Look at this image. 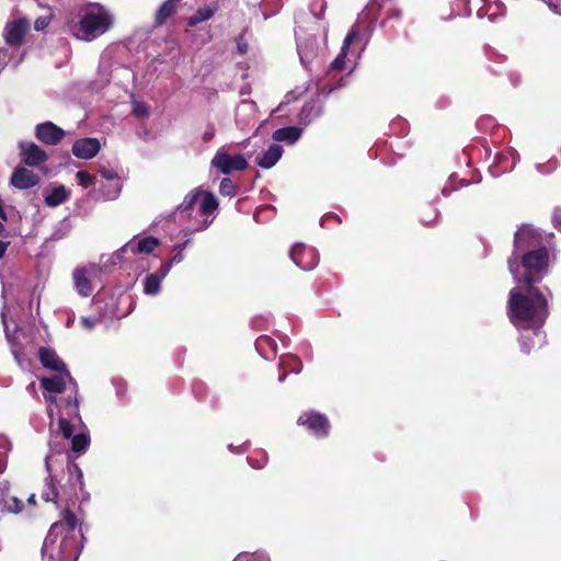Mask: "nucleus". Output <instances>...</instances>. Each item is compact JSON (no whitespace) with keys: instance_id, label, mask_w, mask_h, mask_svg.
Returning a JSON list of instances; mask_svg holds the SVG:
<instances>
[{"instance_id":"f257e3e1","label":"nucleus","mask_w":561,"mask_h":561,"mask_svg":"<svg viewBox=\"0 0 561 561\" xmlns=\"http://www.w3.org/2000/svg\"><path fill=\"white\" fill-rule=\"evenodd\" d=\"M81 522L68 505L60 512V519L49 528L42 556L46 561H77L83 548Z\"/></svg>"},{"instance_id":"f03ea898","label":"nucleus","mask_w":561,"mask_h":561,"mask_svg":"<svg viewBox=\"0 0 561 561\" xmlns=\"http://www.w3.org/2000/svg\"><path fill=\"white\" fill-rule=\"evenodd\" d=\"M512 289L507 302V317L517 329L538 330L549 316V287L518 285Z\"/></svg>"},{"instance_id":"7ed1b4c3","label":"nucleus","mask_w":561,"mask_h":561,"mask_svg":"<svg viewBox=\"0 0 561 561\" xmlns=\"http://www.w3.org/2000/svg\"><path fill=\"white\" fill-rule=\"evenodd\" d=\"M54 456H47L45 459V467L48 477L45 479V484L41 492V497L44 502L54 503L58 507L62 502L68 503L77 497V490L83 485V474L79 466L66 457V467L62 469L61 474L53 473L51 461Z\"/></svg>"},{"instance_id":"20e7f679","label":"nucleus","mask_w":561,"mask_h":561,"mask_svg":"<svg viewBox=\"0 0 561 561\" xmlns=\"http://www.w3.org/2000/svg\"><path fill=\"white\" fill-rule=\"evenodd\" d=\"M39 383L48 393L44 394L45 400L50 403H56V394L64 393L68 385L72 386L71 394L64 400V410L68 417H79L78 383L70 373L69 376L57 373L53 377H42Z\"/></svg>"},{"instance_id":"39448f33","label":"nucleus","mask_w":561,"mask_h":561,"mask_svg":"<svg viewBox=\"0 0 561 561\" xmlns=\"http://www.w3.org/2000/svg\"><path fill=\"white\" fill-rule=\"evenodd\" d=\"M524 268L523 275L517 279L518 285L538 286L549 270V250L547 247L528 251L518 256Z\"/></svg>"},{"instance_id":"423d86ee","label":"nucleus","mask_w":561,"mask_h":561,"mask_svg":"<svg viewBox=\"0 0 561 561\" xmlns=\"http://www.w3.org/2000/svg\"><path fill=\"white\" fill-rule=\"evenodd\" d=\"M113 24L112 16L99 3H88L79 22L81 39L92 41L107 32Z\"/></svg>"},{"instance_id":"0eeeda50","label":"nucleus","mask_w":561,"mask_h":561,"mask_svg":"<svg viewBox=\"0 0 561 561\" xmlns=\"http://www.w3.org/2000/svg\"><path fill=\"white\" fill-rule=\"evenodd\" d=\"M546 247L543 244L542 236L530 225H522L514 234V249L512 257L507 260L510 271L515 273L518 267V256L528 251H535L539 248Z\"/></svg>"},{"instance_id":"6e6552de","label":"nucleus","mask_w":561,"mask_h":561,"mask_svg":"<svg viewBox=\"0 0 561 561\" xmlns=\"http://www.w3.org/2000/svg\"><path fill=\"white\" fill-rule=\"evenodd\" d=\"M297 424L304 426L317 438H327L331 430L328 416L314 410L302 412L297 419Z\"/></svg>"},{"instance_id":"1a4fd4ad","label":"nucleus","mask_w":561,"mask_h":561,"mask_svg":"<svg viewBox=\"0 0 561 561\" xmlns=\"http://www.w3.org/2000/svg\"><path fill=\"white\" fill-rule=\"evenodd\" d=\"M211 165L222 174H230L232 171H243L249 167L242 154L230 156L222 148L215 153Z\"/></svg>"},{"instance_id":"9d476101","label":"nucleus","mask_w":561,"mask_h":561,"mask_svg":"<svg viewBox=\"0 0 561 561\" xmlns=\"http://www.w3.org/2000/svg\"><path fill=\"white\" fill-rule=\"evenodd\" d=\"M30 30V22L25 18L8 22L4 26V41L10 47L22 45L26 33Z\"/></svg>"},{"instance_id":"9b49d317","label":"nucleus","mask_w":561,"mask_h":561,"mask_svg":"<svg viewBox=\"0 0 561 561\" xmlns=\"http://www.w3.org/2000/svg\"><path fill=\"white\" fill-rule=\"evenodd\" d=\"M291 261L301 270L309 271L317 266L318 257L311 248L302 243L295 244L289 252Z\"/></svg>"},{"instance_id":"f8f14e48","label":"nucleus","mask_w":561,"mask_h":561,"mask_svg":"<svg viewBox=\"0 0 561 561\" xmlns=\"http://www.w3.org/2000/svg\"><path fill=\"white\" fill-rule=\"evenodd\" d=\"M35 136L44 145L56 146L64 139L65 130L51 122H45L36 126Z\"/></svg>"},{"instance_id":"ddd939ff","label":"nucleus","mask_w":561,"mask_h":561,"mask_svg":"<svg viewBox=\"0 0 561 561\" xmlns=\"http://www.w3.org/2000/svg\"><path fill=\"white\" fill-rule=\"evenodd\" d=\"M38 359L44 368L55 373H64V375L66 374V376H69V369L67 368V365L57 355L55 350L46 346L39 347Z\"/></svg>"},{"instance_id":"4468645a","label":"nucleus","mask_w":561,"mask_h":561,"mask_svg":"<svg viewBox=\"0 0 561 561\" xmlns=\"http://www.w3.org/2000/svg\"><path fill=\"white\" fill-rule=\"evenodd\" d=\"M101 149L100 141L96 138H81L73 142L72 154L78 159L89 160L94 158Z\"/></svg>"},{"instance_id":"2eb2a0df","label":"nucleus","mask_w":561,"mask_h":561,"mask_svg":"<svg viewBox=\"0 0 561 561\" xmlns=\"http://www.w3.org/2000/svg\"><path fill=\"white\" fill-rule=\"evenodd\" d=\"M21 158L24 164L37 167L48 160L47 153L34 142H21Z\"/></svg>"},{"instance_id":"dca6fc26","label":"nucleus","mask_w":561,"mask_h":561,"mask_svg":"<svg viewBox=\"0 0 561 561\" xmlns=\"http://www.w3.org/2000/svg\"><path fill=\"white\" fill-rule=\"evenodd\" d=\"M0 507L2 512L19 514L23 511L22 500L10 493V484L7 480L0 482Z\"/></svg>"},{"instance_id":"f3484780","label":"nucleus","mask_w":561,"mask_h":561,"mask_svg":"<svg viewBox=\"0 0 561 561\" xmlns=\"http://www.w3.org/2000/svg\"><path fill=\"white\" fill-rule=\"evenodd\" d=\"M39 181V176L33 171L24 167H18L11 175L10 184L19 190H28L36 186Z\"/></svg>"},{"instance_id":"a211bd4d","label":"nucleus","mask_w":561,"mask_h":561,"mask_svg":"<svg viewBox=\"0 0 561 561\" xmlns=\"http://www.w3.org/2000/svg\"><path fill=\"white\" fill-rule=\"evenodd\" d=\"M159 244L160 242L156 237L148 236L139 240L136 245L127 243L122 248V251H126L127 249H129L133 254H150Z\"/></svg>"},{"instance_id":"6ab92c4d","label":"nucleus","mask_w":561,"mask_h":561,"mask_svg":"<svg viewBox=\"0 0 561 561\" xmlns=\"http://www.w3.org/2000/svg\"><path fill=\"white\" fill-rule=\"evenodd\" d=\"M283 149L279 145H272L261 157H257V164L263 169H270L280 159Z\"/></svg>"},{"instance_id":"aec40b11","label":"nucleus","mask_w":561,"mask_h":561,"mask_svg":"<svg viewBox=\"0 0 561 561\" xmlns=\"http://www.w3.org/2000/svg\"><path fill=\"white\" fill-rule=\"evenodd\" d=\"M73 282H75L77 291L82 297H89L92 294L93 288H92L90 279L88 278L85 268L75 270Z\"/></svg>"},{"instance_id":"412c9836","label":"nucleus","mask_w":561,"mask_h":561,"mask_svg":"<svg viewBox=\"0 0 561 561\" xmlns=\"http://www.w3.org/2000/svg\"><path fill=\"white\" fill-rule=\"evenodd\" d=\"M178 11V4L173 0H165L154 14V26H162L167 20L173 16Z\"/></svg>"},{"instance_id":"4be33fe9","label":"nucleus","mask_w":561,"mask_h":561,"mask_svg":"<svg viewBox=\"0 0 561 561\" xmlns=\"http://www.w3.org/2000/svg\"><path fill=\"white\" fill-rule=\"evenodd\" d=\"M301 128L297 126H287L276 129L273 133V139L276 141H285L288 144L296 142L301 136Z\"/></svg>"},{"instance_id":"5701e85b","label":"nucleus","mask_w":561,"mask_h":561,"mask_svg":"<svg viewBox=\"0 0 561 561\" xmlns=\"http://www.w3.org/2000/svg\"><path fill=\"white\" fill-rule=\"evenodd\" d=\"M69 197L70 191L67 190L64 185H58L45 196V204L49 207H56L68 201Z\"/></svg>"},{"instance_id":"b1692460","label":"nucleus","mask_w":561,"mask_h":561,"mask_svg":"<svg viewBox=\"0 0 561 561\" xmlns=\"http://www.w3.org/2000/svg\"><path fill=\"white\" fill-rule=\"evenodd\" d=\"M218 208V201L210 192H203L201 195V203L198 206V213L202 216L211 215Z\"/></svg>"},{"instance_id":"393cba45","label":"nucleus","mask_w":561,"mask_h":561,"mask_svg":"<svg viewBox=\"0 0 561 561\" xmlns=\"http://www.w3.org/2000/svg\"><path fill=\"white\" fill-rule=\"evenodd\" d=\"M216 9L211 8H201L193 15L187 19V25L191 27L196 26L197 24L207 21L214 16Z\"/></svg>"},{"instance_id":"a878e982","label":"nucleus","mask_w":561,"mask_h":561,"mask_svg":"<svg viewBox=\"0 0 561 561\" xmlns=\"http://www.w3.org/2000/svg\"><path fill=\"white\" fill-rule=\"evenodd\" d=\"M201 195H202V191H194V192L188 193L185 196L183 203L179 206L180 211L190 216L194 206L201 199Z\"/></svg>"},{"instance_id":"bb28decb","label":"nucleus","mask_w":561,"mask_h":561,"mask_svg":"<svg viewBox=\"0 0 561 561\" xmlns=\"http://www.w3.org/2000/svg\"><path fill=\"white\" fill-rule=\"evenodd\" d=\"M90 444L88 434L80 433L71 437V450L77 454L84 453Z\"/></svg>"},{"instance_id":"cd10ccee","label":"nucleus","mask_w":561,"mask_h":561,"mask_svg":"<svg viewBox=\"0 0 561 561\" xmlns=\"http://www.w3.org/2000/svg\"><path fill=\"white\" fill-rule=\"evenodd\" d=\"M161 278L157 274L146 276L144 290L147 295H156L160 290Z\"/></svg>"},{"instance_id":"c85d7f7f","label":"nucleus","mask_w":561,"mask_h":561,"mask_svg":"<svg viewBox=\"0 0 561 561\" xmlns=\"http://www.w3.org/2000/svg\"><path fill=\"white\" fill-rule=\"evenodd\" d=\"M219 193L222 196L232 197L237 194V187L229 178H224L219 185Z\"/></svg>"},{"instance_id":"c756f323","label":"nucleus","mask_w":561,"mask_h":561,"mask_svg":"<svg viewBox=\"0 0 561 561\" xmlns=\"http://www.w3.org/2000/svg\"><path fill=\"white\" fill-rule=\"evenodd\" d=\"M76 178L82 187H89L95 180L94 175L84 170L78 171Z\"/></svg>"},{"instance_id":"7c9ffc66","label":"nucleus","mask_w":561,"mask_h":561,"mask_svg":"<svg viewBox=\"0 0 561 561\" xmlns=\"http://www.w3.org/2000/svg\"><path fill=\"white\" fill-rule=\"evenodd\" d=\"M59 430L65 438H71L73 436V425L67 417L59 419Z\"/></svg>"},{"instance_id":"2f4dec72","label":"nucleus","mask_w":561,"mask_h":561,"mask_svg":"<svg viewBox=\"0 0 561 561\" xmlns=\"http://www.w3.org/2000/svg\"><path fill=\"white\" fill-rule=\"evenodd\" d=\"M518 343L520 351L526 355L530 354V351L535 345L534 337L531 335H520Z\"/></svg>"},{"instance_id":"473e14b6","label":"nucleus","mask_w":561,"mask_h":561,"mask_svg":"<svg viewBox=\"0 0 561 561\" xmlns=\"http://www.w3.org/2000/svg\"><path fill=\"white\" fill-rule=\"evenodd\" d=\"M359 37L358 30L356 27H352L351 31L344 38L342 50L348 49V47Z\"/></svg>"},{"instance_id":"72a5a7b5","label":"nucleus","mask_w":561,"mask_h":561,"mask_svg":"<svg viewBox=\"0 0 561 561\" xmlns=\"http://www.w3.org/2000/svg\"><path fill=\"white\" fill-rule=\"evenodd\" d=\"M346 50H342L336 58L331 62L330 68L332 70H343L345 67Z\"/></svg>"},{"instance_id":"f704fd0d","label":"nucleus","mask_w":561,"mask_h":561,"mask_svg":"<svg viewBox=\"0 0 561 561\" xmlns=\"http://www.w3.org/2000/svg\"><path fill=\"white\" fill-rule=\"evenodd\" d=\"M51 21V14L38 16L34 22V28L36 31H44Z\"/></svg>"},{"instance_id":"c9c22d12","label":"nucleus","mask_w":561,"mask_h":561,"mask_svg":"<svg viewBox=\"0 0 561 561\" xmlns=\"http://www.w3.org/2000/svg\"><path fill=\"white\" fill-rule=\"evenodd\" d=\"M133 113L136 117H139V118L149 116L148 107L144 103H136L133 107Z\"/></svg>"},{"instance_id":"e433bc0d","label":"nucleus","mask_w":561,"mask_h":561,"mask_svg":"<svg viewBox=\"0 0 561 561\" xmlns=\"http://www.w3.org/2000/svg\"><path fill=\"white\" fill-rule=\"evenodd\" d=\"M552 224L556 229L561 231V207H556L552 214Z\"/></svg>"},{"instance_id":"4c0bfd02","label":"nucleus","mask_w":561,"mask_h":561,"mask_svg":"<svg viewBox=\"0 0 561 561\" xmlns=\"http://www.w3.org/2000/svg\"><path fill=\"white\" fill-rule=\"evenodd\" d=\"M99 172H100L101 176H102L103 179H105V180H114V179H116V178H117L116 172H115V171H113V170H110V169H105V168H103V169H101Z\"/></svg>"},{"instance_id":"58836bf2","label":"nucleus","mask_w":561,"mask_h":561,"mask_svg":"<svg viewBox=\"0 0 561 561\" xmlns=\"http://www.w3.org/2000/svg\"><path fill=\"white\" fill-rule=\"evenodd\" d=\"M8 457L3 451H0V474H2L7 468Z\"/></svg>"},{"instance_id":"ea45409f","label":"nucleus","mask_w":561,"mask_h":561,"mask_svg":"<svg viewBox=\"0 0 561 561\" xmlns=\"http://www.w3.org/2000/svg\"><path fill=\"white\" fill-rule=\"evenodd\" d=\"M81 323L84 328L91 330L94 328L95 325V320L91 319V318H82L81 319Z\"/></svg>"},{"instance_id":"a19ab883","label":"nucleus","mask_w":561,"mask_h":561,"mask_svg":"<svg viewBox=\"0 0 561 561\" xmlns=\"http://www.w3.org/2000/svg\"><path fill=\"white\" fill-rule=\"evenodd\" d=\"M10 245V241H2L0 240V259H3L5 255V252Z\"/></svg>"},{"instance_id":"79ce46f5","label":"nucleus","mask_w":561,"mask_h":561,"mask_svg":"<svg viewBox=\"0 0 561 561\" xmlns=\"http://www.w3.org/2000/svg\"><path fill=\"white\" fill-rule=\"evenodd\" d=\"M259 342L260 343H267L268 345L276 347L275 342L272 339H270L268 336H261L259 339Z\"/></svg>"},{"instance_id":"37998d69","label":"nucleus","mask_w":561,"mask_h":561,"mask_svg":"<svg viewBox=\"0 0 561 561\" xmlns=\"http://www.w3.org/2000/svg\"><path fill=\"white\" fill-rule=\"evenodd\" d=\"M0 236L8 238L10 236V232L7 230L4 225L0 221Z\"/></svg>"},{"instance_id":"c03bdc74","label":"nucleus","mask_w":561,"mask_h":561,"mask_svg":"<svg viewBox=\"0 0 561 561\" xmlns=\"http://www.w3.org/2000/svg\"><path fill=\"white\" fill-rule=\"evenodd\" d=\"M214 137V133L213 131H206L204 135H203V140L205 142H208L213 139Z\"/></svg>"},{"instance_id":"a18cd8bd","label":"nucleus","mask_w":561,"mask_h":561,"mask_svg":"<svg viewBox=\"0 0 561 561\" xmlns=\"http://www.w3.org/2000/svg\"><path fill=\"white\" fill-rule=\"evenodd\" d=\"M27 503L30 505H35L36 504V497H35V494H31L30 497L27 499Z\"/></svg>"},{"instance_id":"49530a36","label":"nucleus","mask_w":561,"mask_h":561,"mask_svg":"<svg viewBox=\"0 0 561 561\" xmlns=\"http://www.w3.org/2000/svg\"><path fill=\"white\" fill-rule=\"evenodd\" d=\"M0 218H1L2 220H4V221H7V220H8V216H7L5 210H1V211H0Z\"/></svg>"},{"instance_id":"de8ad7c7","label":"nucleus","mask_w":561,"mask_h":561,"mask_svg":"<svg viewBox=\"0 0 561 561\" xmlns=\"http://www.w3.org/2000/svg\"><path fill=\"white\" fill-rule=\"evenodd\" d=\"M239 51L241 54H244L247 51V45L245 44L244 45H239Z\"/></svg>"},{"instance_id":"09e8293b","label":"nucleus","mask_w":561,"mask_h":561,"mask_svg":"<svg viewBox=\"0 0 561 561\" xmlns=\"http://www.w3.org/2000/svg\"><path fill=\"white\" fill-rule=\"evenodd\" d=\"M286 378V373L282 374L279 377H278V380L279 381H284Z\"/></svg>"}]
</instances>
